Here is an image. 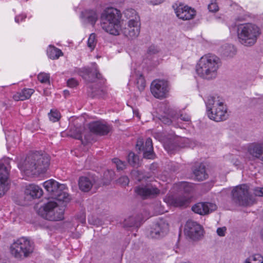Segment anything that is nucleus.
I'll use <instances>...</instances> for the list:
<instances>
[{
    "instance_id": "obj_38",
    "label": "nucleus",
    "mask_w": 263,
    "mask_h": 263,
    "mask_svg": "<svg viewBox=\"0 0 263 263\" xmlns=\"http://www.w3.org/2000/svg\"><path fill=\"white\" fill-rule=\"evenodd\" d=\"M97 44L96 35L95 33L90 34L89 37L87 41V46L90 48V50H93Z\"/></svg>"
},
{
    "instance_id": "obj_43",
    "label": "nucleus",
    "mask_w": 263,
    "mask_h": 263,
    "mask_svg": "<svg viewBox=\"0 0 263 263\" xmlns=\"http://www.w3.org/2000/svg\"><path fill=\"white\" fill-rule=\"evenodd\" d=\"M117 182L118 183H119L120 185L125 186L129 183V180L127 176H123L121 177H120L118 180Z\"/></svg>"
},
{
    "instance_id": "obj_36",
    "label": "nucleus",
    "mask_w": 263,
    "mask_h": 263,
    "mask_svg": "<svg viewBox=\"0 0 263 263\" xmlns=\"http://www.w3.org/2000/svg\"><path fill=\"white\" fill-rule=\"evenodd\" d=\"M246 263H263V257L259 254H256L247 258Z\"/></svg>"
},
{
    "instance_id": "obj_8",
    "label": "nucleus",
    "mask_w": 263,
    "mask_h": 263,
    "mask_svg": "<svg viewBox=\"0 0 263 263\" xmlns=\"http://www.w3.org/2000/svg\"><path fill=\"white\" fill-rule=\"evenodd\" d=\"M232 201L239 206L252 205L253 199L249 192V187L246 184L236 186L231 192Z\"/></svg>"
},
{
    "instance_id": "obj_15",
    "label": "nucleus",
    "mask_w": 263,
    "mask_h": 263,
    "mask_svg": "<svg viewBox=\"0 0 263 263\" xmlns=\"http://www.w3.org/2000/svg\"><path fill=\"white\" fill-rule=\"evenodd\" d=\"M9 167L0 163V197L9 190Z\"/></svg>"
},
{
    "instance_id": "obj_35",
    "label": "nucleus",
    "mask_w": 263,
    "mask_h": 263,
    "mask_svg": "<svg viewBox=\"0 0 263 263\" xmlns=\"http://www.w3.org/2000/svg\"><path fill=\"white\" fill-rule=\"evenodd\" d=\"M48 115L49 120L52 122L58 121L61 118L60 112L55 109H51Z\"/></svg>"
},
{
    "instance_id": "obj_42",
    "label": "nucleus",
    "mask_w": 263,
    "mask_h": 263,
    "mask_svg": "<svg viewBox=\"0 0 263 263\" xmlns=\"http://www.w3.org/2000/svg\"><path fill=\"white\" fill-rule=\"evenodd\" d=\"M112 161L116 164L118 170H123L125 168L124 162L121 161L118 158H114Z\"/></svg>"
},
{
    "instance_id": "obj_20",
    "label": "nucleus",
    "mask_w": 263,
    "mask_h": 263,
    "mask_svg": "<svg viewBox=\"0 0 263 263\" xmlns=\"http://www.w3.org/2000/svg\"><path fill=\"white\" fill-rule=\"evenodd\" d=\"M216 208V205L212 203L199 202L193 205L192 208V210L196 213L204 215L215 211Z\"/></svg>"
},
{
    "instance_id": "obj_30",
    "label": "nucleus",
    "mask_w": 263,
    "mask_h": 263,
    "mask_svg": "<svg viewBox=\"0 0 263 263\" xmlns=\"http://www.w3.org/2000/svg\"><path fill=\"white\" fill-rule=\"evenodd\" d=\"M65 189H60L57 193H54V195L52 197V198L56 199L59 201H63L65 202H67L69 200V194L65 192L64 190Z\"/></svg>"
},
{
    "instance_id": "obj_13",
    "label": "nucleus",
    "mask_w": 263,
    "mask_h": 263,
    "mask_svg": "<svg viewBox=\"0 0 263 263\" xmlns=\"http://www.w3.org/2000/svg\"><path fill=\"white\" fill-rule=\"evenodd\" d=\"M136 148L139 151L143 152L144 158L149 159L155 158V154L154 152L152 140L151 138H147L145 143L142 139L139 138L137 141Z\"/></svg>"
},
{
    "instance_id": "obj_26",
    "label": "nucleus",
    "mask_w": 263,
    "mask_h": 263,
    "mask_svg": "<svg viewBox=\"0 0 263 263\" xmlns=\"http://www.w3.org/2000/svg\"><path fill=\"white\" fill-rule=\"evenodd\" d=\"M25 194L33 198H39L42 195L43 191L38 185L31 184L26 186Z\"/></svg>"
},
{
    "instance_id": "obj_52",
    "label": "nucleus",
    "mask_w": 263,
    "mask_h": 263,
    "mask_svg": "<svg viewBox=\"0 0 263 263\" xmlns=\"http://www.w3.org/2000/svg\"><path fill=\"white\" fill-rule=\"evenodd\" d=\"M107 175H109V178H107L108 181H110L112 179H113V177L112 176L114 175V172L112 171H107L105 172L104 176H107Z\"/></svg>"
},
{
    "instance_id": "obj_3",
    "label": "nucleus",
    "mask_w": 263,
    "mask_h": 263,
    "mask_svg": "<svg viewBox=\"0 0 263 263\" xmlns=\"http://www.w3.org/2000/svg\"><path fill=\"white\" fill-rule=\"evenodd\" d=\"M121 16L120 11L117 9L112 7L107 8L101 16V27L110 34L119 35Z\"/></svg>"
},
{
    "instance_id": "obj_49",
    "label": "nucleus",
    "mask_w": 263,
    "mask_h": 263,
    "mask_svg": "<svg viewBox=\"0 0 263 263\" xmlns=\"http://www.w3.org/2000/svg\"><path fill=\"white\" fill-rule=\"evenodd\" d=\"M255 196L263 197V188L257 187L254 190Z\"/></svg>"
},
{
    "instance_id": "obj_11",
    "label": "nucleus",
    "mask_w": 263,
    "mask_h": 263,
    "mask_svg": "<svg viewBox=\"0 0 263 263\" xmlns=\"http://www.w3.org/2000/svg\"><path fill=\"white\" fill-rule=\"evenodd\" d=\"M151 90L155 98H165L167 97L169 91L168 83L164 80H155L151 84Z\"/></svg>"
},
{
    "instance_id": "obj_7",
    "label": "nucleus",
    "mask_w": 263,
    "mask_h": 263,
    "mask_svg": "<svg viewBox=\"0 0 263 263\" xmlns=\"http://www.w3.org/2000/svg\"><path fill=\"white\" fill-rule=\"evenodd\" d=\"M125 16L129 19L127 26L123 30L125 36L130 39L137 37L140 33V17L134 9H127L125 11Z\"/></svg>"
},
{
    "instance_id": "obj_17",
    "label": "nucleus",
    "mask_w": 263,
    "mask_h": 263,
    "mask_svg": "<svg viewBox=\"0 0 263 263\" xmlns=\"http://www.w3.org/2000/svg\"><path fill=\"white\" fill-rule=\"evenodd\" d=\"M177 16L181 20L186 21L193 19L196 15L194 9L188 6L180 4L175 9Z\"/></svg>"
},
{
    "instance_id": "obj_22",
    "label": "nucleus",
    "mask_w": 263,
    "mask_h": 263,
    "mask_svg": "<svg viewBox=\"0 0 263 263\" xmlns=\"http://www.w3.org/2000/svg\"><path fill=\"white\" fill-rule=\"evenodd\" d=\"M248 152L254 158L263 162V146L260 142H253L248 147Z\"/></svg>"
},
{
    "instance_id": "obj_37",
    "label": "nucleus",
    "mask_w": 263,
    "mask_h": 263,
    "mask_svg": "<svg viewBox=\"0 0 263 263\" xmlns=\"http://www.w3.org/2000/svg\"><path fill=\"white\" fill-rule=\"evenodd\" d=\"M127 160L129 164L133 166H136L137 165H138V156L133 152H130L128 154Z\"/></svg>"
},
{
    "instance_id": "obj_5",
    "label": "nucleus",
    "mask_w": 263,
    "mask_h": 263,
    "mask_svg": "<svg viewBox=\"0 0 263 263\" xmlns=\"http://www.w3.org/2000/svg\"><path fill=\"white\" fill-rule=\"evenodd\" d=\"M237 32L239 42L246 46L254 45L261 33L260 28L252 23L238 25Z\"/></svg>"
},
{
    "instance_id": "obj_41",
    "label": "nucleus",
    "mask_w": 263,
    "mask_h": 263,
    "mask_svg": "<svg viewBox=\"0 0 263 263\" xmlns=\"http://www.w3.org/2000/svg\"><path fill=\"white\" fill-rule=\"evenodd\" d=\"M70 136L71 137L78 140H82V136L81 132L80 129H71L70 130Z\"/></svg>"
},
{
    "instance_id": "obj_47",
    "label": "nucleus",
    "mask_w": 263,
    "mask_h": 263,
    "mask_svg": "<svg viewBox=\"0 0 263 263\" xmlns=\"http://www.w3.org/2000/svg\"><path fill=\"white\" fill-rule=\"evenodd\" d=\"M158 52V50L157 47H156L154 45L151 46L147 50V53L150 55L156 54Z\"/></svg>"
},
{
    "instance_id": "obj_1",
    "label": "nucleus",
    "mask_w": 263,
    "mask_h": 263,
    "mask_svg": "<svg viewBox=\"0 0 263 263\" xmlns=\"http://www.w3.org/2000/svg\"><path fill=\"white\" fill-rule=\"evenodd\" d=\"M49 164L50 158L48 155L35 152L28 155L19 164V167L26 176L30 177L45 173Z\"/></svg>"
},
{
    "instance_id": "obj_57",
    "label": "nucleus",
    "mask_w": 263,
    "mask_h": 263,
    "mask_svg": "<svg viewBox=\"0 0 263 263\" xmlns=\"http://www.w3.org/2000/svg\"><path fill=\"white\" fill-rule=\"evenodd\" d=\"M260 237L261 240L263 241V229L260 232Z\"/></svg>"
},
{
    "instance_id": "obj_58",
    "label": "nucleus",
    "mask_w": 263,
    "mask_h": 263,
    "mask_svg": "<svg viewBox=\"0 0 263 263\" xmlns=\"http://www.w3.org/2000/svg\"><path fill=\"white\" fill-rule=\"evenodd\" d=\"M81 222H82V223H85V219H83L81 220Z\"/></svg>"
},
{
    "instance_id": "obj_45",
    "label": "nucleus",
    "mask_w": 263,
    "mask_h": 263,
    "mask_svg": "<svg viewBox=\"0 0 263 263\" xmlns=\"http://www.w3.org/2000/svg\"><path fill=\"white\" fill-rule=\"evenodd\" d=\"M67 85L71 88L75 87L78 85V82L74 78H71L67 81Z\"/></svg>"
},
{
    "instance_id": "obj_28",
    "label": "nucleus",
    "mask_w": 263,
    "mask_h": 263,
    "mask_svg": "<svg viewBox=\"0 0 263 263\" xmlns=\"http://www.w3.org/2000/svg\"><path fill=\"white\" fill-rule=\"evenodd\" d=\"M195 178L198 181H203L208 178V174L206 173L205 167L203 164H200L194 171Z\"/></svg>"
},
{
    "instance_id": "obj_50",
    "label": "nucleus",
    "mask_w": 263,
    "mask_h": 263,
    "mask_svg": "<svg viewBox=\"0 0 263 263\" xmlns=\"http://www.w3.org/2000/svg\"><path fill=\"white\" fill-rule=\"evenodd\" d=\"M26 17V15L25 14L17 15L15 17V22L19 23L20 22L24 21Z\"/></svg>"
},
{
    "instance_id": "obj_39",
    "label": "nucleus",
    "mask_w": 263,
    "mask_h": 263,
    "mask_svg": "<svg viewBox=\"0 0 263 263\" xmlns=\"http://www.w3.org/2000/svg\"><path fill=\"white\" fill-rule=\"evenodd\" d=\"M137 88L140 91H142L145 86V81L143 76L141 74L137 79Z\"/></svg>"
},
{
    "instance_id": "obj_53",
    "label": "nucleus",
    "mask_w": 263,
    "mask_h": 263,
    "mask_svg": "<svg viewBox=\"0 0 263 263\" xmlns=\"http://www.w3.org/2000/svg\"><path fill=\"white\" fill-rule=\"evenodd\" d=\"M180 119L181 120L184 121H190V117L186 115V114H181L180 115Z\"/></svg>"
},
{
    "instance_id": "obj_14",
    "label": "nucleus",
    "mask_w": 263,
    "mask_h": 263,
    "mask_svg": "<svg viewBox=\"0 0 263 263\" xmlns=\"http://www.w3.org/2000/svg\"><path fill=\"white\" fill-rule=\"evenodd\" d=\"M184 232L191 239L196 240L200 239L202 236L203 229L201 226L196 222L189 220L186 223Z\"/></svg>"
},
{
    "instance_id": "obj_25",
    "label": "nucleus",
    "mask_w": 263,
    "mask_h": 263,
    "mask_svg": "<svg viewBox=\"0 0 263 263\" xmlns=\"http://www.w3.org/2000/svg\"><path fill=\"white\" fill-rule=\"evenodd\" d=\"M94 182L92 179L87 177L82 176L79 179V187L81 191L88 192L92 188Z\"/></svg>"
},
{
    "instance_id": "obj_21",
    "label": "nucleus",
    "mask_w": 263,
    "mask_h": 263,
    "mask_svg": "<svg viewBox=\"0 0 263 263\" xmlns=\"http://www.w3.org/2000/svg\"><path fill=\"white\" fill-rule=\"evenodd\" d=\"M93 68H84L82 71V77L89 83L94 82L96 79L101 78V74L98 71L96 63H93Z\"/></svg>"
},
{
    "instance_id": "obj_12",
    "label": "nucleus",
    "mask_w": 263,
    "mask_h": 263,
    "mask_svg": "<svg viewBox=\"0 0 263 263\" xmlns=\"http://www.w3.org/2000/svg\"><path fill=\"white\" fill-rule=\"evenodd\" d=\"M186 139L177 136H172L164 142V148L170 154H173L178 151L180 148L186 146L185 144Z\"/></svg>"
},
{
    "instance_id": "obj_55",
    "label": "nucleus",
    "mask_w": 263,
    "mask_h": 263,
    "mask_svg": "<svg viewBox=\"0 0 263 263\" xmlns=\"http://www.w3.org/2000/svg\"><path fill=\"white\" fill-rule=\"evenodd\" d=\"M133 113H134V115L136 116L137 117L140 118V116H139V113L138 110H133Z\"/></svg>"
},
{
    "instance_id": "obj_46",
    "label": "nucleus",
    "mask_w": 263,
    "mask_h": 263,
    "mask_svg": "<svg viewBox=\"0 0 263 263\" xmlns=\"http://www.w3.org/2000/svg\"><path fill=\"white\" fill-rule=\"evenodd\" d=\"M225 48L226 49H224L223 54L227 56H231V52L232 51V50L234 49L233 46L228 45L225 46Z\"/></svg>"
},
{
    "instance_id": "obj_16",
    "label": "nucleus",
    "mask_w": 263,
    "mask_h": 263,
    "mask_svg": "<svg viewBox=\"0 0 263 263\" xmlns=\"http://www.w3.org/2000/svg\"><path fill=\"white\" fill-rule=\"evenodd\" d=\"M168 232V224L163 220L154 224L150 231L152 238H159L164 236Z\"/></svg>"
},
{
    "instance_id": "obj_9",
    "label": "nucleus",
    "mask_w": 263,
    "mask_h": 263,
    "mask_svg": "<svg viewBox=\"0 0 263 263\" xmlns=\"http://www.w3.org/2000/svg\"><path fill=\"white\" fill-rule=\"evenodd\" d=\"M39 214L44 218L50 221H59L64 218V210L57 202L50 201L40 208Z\"/></svg>"
},
{
    "instance_id": "obj_4",
    "label": "nucleus",
    "mask_w": 263,
    "mask_h": 263,
    "mask_svg": "<svg viewBox=\"0 0 263 263\" xmlns=\"http://www.w3.org/2000/svg\"><path fill=\"white\" fill-rule=\"evenodd\" d=\"M205 103L206 114L210 119L220 122L228 118L227 108L218 96H210Z\"/></svg>"
},
{
    "instance_id": "obj_18",
    "label": "nucleus",
    "mask_w": 263,
    "mask_h": 263,
    "mask_svg": "<svg viewBox=\"0 0 263 263\" xmlns=\"http://www.w3.org/2000/svg\"><path fill=\"white\" fill-rule=\"evenodd\" d=\"M88 127L91 132L100 136L107 135L111 130L110 125L99 121L90 122Z\"/></svg>"
},
{
    "instance_id": "obj_27",
    "label": "nucleus",
    "mask_w": 263,
    "mask_h": 263,
    "mask_svg": "<svg viewBox=\"0 0 263 263\" xmlns=\"http://www.w3.org/2000/svg\"><path fill=\"white\" fill-rule=\"evenodd\" d=\"M34 92L33 89L24 88L21 91L14 94L13 99L16 101H24L29 99Z\"/></svg>"
},
{
    "instance_id": "obj_48",
    "label": "nucleus",
    "mask_w": 263,
    "mask_h": 263,
    "mask_svg": "<svg viewBox=\"0 0 263 263\" xmlns=\"http://www.w3.org/2000/svg\"><path fill=\"white\" fill-rule=\"evenodd\" d=\"M227 230V228L225 227L218 228L217 229V233L219 236H224Z\"/></svg>"
},
{
    "instance_id": "obj_10",
    "label": "nucleus",
    "mask_w": 263,
    "mask_h": 263,
    "mask_svg": "<svg viewBox=\"0 0 263 263\" xmlns=\"http://www.w3.org/2000/svg\"><path fill=\"white\" fill-rule=\"evenodd\" d=\"M157 181H151L145 185H140L135 187V192L143 199L153 198L160 193V190L157 186Z\"/></svg>"
},
{
    "instance_id": "obj_51",
    "label": "nucleus",
    "mask_w": 263,
    "mask_h": 263,
    "mask_svg": "<svg viewBox=\"0 0 263 263\" xmlns=\"http://www.w3.org/2000/svg\"><path fill=\"white\" fill-rule=\"evenodd\" d=\"M161 121L165 124L170 125L172 123L171 120L168 117L165 116L162 118Z\"/></svg>"
},
{
    "instance_id": "obj_19",
    "label": "nucleus",
    "mask_w": 263,
    "mask_h": 263,
    "mask_svg": "<svg viewBox=\"0 0 263 263\" xmlns=\"http://www.w3.org/2000/svg\"><path fill=\"white\" fill-rule=\"evenodd\" d=\"M164 200L165 202L170 205L176 207H182L185 206L189 204L190 198L189 196L184 195H168Z\"/></svg>"
},
{
    "instance_id": "obj_29",
    "label": "nucleus",
    "mask_w": 263,
    "mask_h": 263,
    "mask_svg": "<svg viewBox=\"0 0 263 263\" xmlns=\"http://www.w3.org/2000/svg\"><path fill=\"white\" fill-rule=\"evenodd\" d=\"M175 187L180 192L190 193L194 190V184L187 182H180L175 184Z\"/></svg>"
},
{
    "instance_id": "obj_6",
    "label": "nucleus",
    "mask_w": 263,
    "mask_h": 263,
    "mask_svg": "<svg viewBox=\"0 0 263 263\" xmlns=\"http://www.w3.org/2000/svg\"><path fill=\"white\" fill-rule=\"evenodd\" d=\"M33 243L25 237L14 241L10 248L11 254L16 259H23L28 257L33 251Z\"/></svg>"
},
{
    "instance_id": "obj_23",
    "label": "nucleus",
    "mask_w": 263,
    "mask_h": 263,
    "mask_svg": "<svg viewBox=\"0 0 263 263\" xmlns=\"http://www.w3.org/2000/svg\"><path fill=\"white\" fill-rule=\"evenodd\" d=\"M44 187L46 191L50 194L51 197L52 198L54 193H57V191L61 189H65V185L63 184H60L57 181L53 179H50L44 182Z\"/></svg>"
},
{
    "instance_id": "obj_56",
    "label": "nucleus",
    "mask_w": 263,
    "mask_h": 263,
    "mask_svg": "<svg viewBox=\"0 0 263 263\" xmlns=\"http://www.w3.org/2000/svg\"><path fill=\"white\" fill-rule=\"evenodd\" d=\"M64 93L65 96H68L69 95V91L67 90H65L64 91Z\"/></svg>"
},
{
    "instance_id": "obj_31",
    "label": "nucleus",
    "mask_w": 263,
    "mask_h": 263,
    "mask_svg": "<svg viewBox=\"0 0 263 263\" xmlns=\"http://www.w3.org/2000/svg\"><path fill=\"white\" fill-rule=\"evenodd\" d=\"M47 55L51 59H57L63 54L62 51L53 46H49L47 50Z\"/></svg>"
},
{
    "instance_id": "obj_34",
    "label": "nucleus",
    "mask_w": 263,
    "mask_h": 263,
    "mask_svg": "<svg viewBox=\"0 0 263 263\" xmlns=\"http://www.w3.org/2000/svg\"><path fill=\"white\" fill-rule=\"evenodd\" d=\"M124 228L136 227L138 228L140 224L137 222L134 217L131 216L125 219L123 223Z\"/></svg>"
},
{
    "instance_id": "obj_33",
    "label": "nucleus",
    "mask_w": 263,
    "mask_h": 263,
    "mask_svg": "<svg viewBox=\"0 0 263 263\" xmlns=\"http://www.w3.org/2000/svg\"><path fill=\"white\" fill-rule=\"evenodd\" d=\"M131 175L132 177L138 182H141L143 180L147 181L149 178V176L144 175L142 172L138 170H133L131 172Z\"/></svg>"
},
{
    "instance_id": "obj_54",
    "label": "nucleus",
    "mask_w": 263,
    "mask_h": 263,
    "mask_svg": "<svg viewBox=\"0 0 263 263\" xmlns=\"http://www.w3.org/2000/svg\"><path fill=\"white\" fill-rule=\"evenodd\" d=\"M164 0H151L150 3L153 5H157L163 2Z\"/></svg>"
},
{
    "instance_id": "obj_32",
    "label": "nucleus",
    "mask_w": 263,
    "mask_h": 263,
    "mask_svg": "<svg viewBox=\"0 0 263 263\" xmlns=\"http://www.w3.org/2000/svg\"><path fill=\"white\" fill-rule=\"evenodd\" d=\"M88 93L91 98L103 97L106 94V91L103 89H97L91 86L89 88Z\"/></svg>"
},
{
    "instance_id": "obj_44",
    "label": "nucleus",
    "mask_w": 263,
    "mask_h": 263,
    "mask_svg": "<svg viewBox=\"0 0 263 263\" xmlns=\"http://www.w3.org/2000/svg\"><path fill=\"white\" fill-rule=\"evenodd\" d=\"M208 9L210 11L215 12L218 10V6L216 3H211L208 5Z\"/></svg>"
},
{
    "instance_id": "obj_40",
    "label": "nucleus",
    "mask_w": 263,
    "mask_h": 263,
    "mask_svg": "<svg viewBox=\"0 0 263 263\" xmlns=\"http://www.w3.org/2000/svg\"><path fill=\"white\" fill-rule=\"evenodd\" d=\"M49 74L46 73H40L37 76L39 81H40L42 83H49Z\"/></svg>"
},
{
    "instance_id": "obj_2",
    "label": "nucleus",
    "mask_w": 263,
    "mask_h": 263,
    "mask_svg": "<svg viewBox=\"0 0 263 263\" xmlns=\"http://www.w3.org/2000/svg\"><path fill=\"white\" fill-rule=\"evenodd\" d=\"M220 66V59L215 55L209 54L200 59L196 65V71L200 77L211 80L216 78Z\"/></svg>"
},
{
    "instance_id": "obj_24",
    "label": "nucleus",
    "mask_w": 263,
    "mask_h": 263,
    "mask_svg": "<svg viewBox=\"0 0 263 263\" xmlns=\"http://www.w3.org/2000/svg\"><path fill=\"white\" fill-rule=\"evenodd\" d=\"M81 18L83 23L94 25L98 19V15L95 11L85 10L81 12Z\"/></svg>"
}]
</instances>
